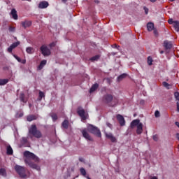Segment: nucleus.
<instances>
[{
	"mask_svg": "<svg viewBox=\"0 0 179 179\" xmlns=\"http://www.w3.org/2000/svg\"><path fill=\"white\" fill-rule=\"evenodd\" d=\"M150 179H158V178H157V176H152L150 178Z\"/></svg>",
	"mask_w": 179,
	"mask_h": 179,
	"instance_id": "obj_51",
	"label": "nucleus"
},
{
	"mask_svg": "<svg viewBox=\"0 0 179 179\" xmlns=\"http://www.w3.org/2000/svg\"><path fill=\"white\" fill-rule=\"evenodd\" d=\"M114 45H117V44H114Z\"/></svg>",
	"mask_w": 179,
	"mask_h": 179,
	"instance_id": "obj_57",
	"label": "nucleus"
},
{
	"mask_svg": "<svg viewBox=\"0 0 179 179\" xmlns=\"http://www.w3.org/2000/svg\"><path fill=\"white\" fill-rule=\"evenodd\" d=\"M173 27L175 28L176 31H179V21H174Z\"/></svg>",
	"mask_w": 179,
	"mask_h": 179,
	"instance_id": "obj_23",
	"label": "nucleus"
},
{
	"mask_svg": "<svg viewBox=\"0 0 179 179\" xmlns=\"http://www.w3.org/2000/svg\"><path fill=\"white\" fill-rule=\"evenodd\" d=\"M14 58L17 59L18 62H22V64H26V60H22L20 59V57H17L16 55H13Z\"/></svg>",
	"mask_w": 179,
	"mask_h": 179,
	"instance_id": "obj_28",
	"label": "nucleus"
},
{
	"mask_svg": "<svg viewBox=\"0 0 179 179\" xmlns=\"http://www.w3.org/2000/svg\"><path fill=\"white\" fill-rule=\"evenodd\" d=\"M155 115L156 118H159V117H160V112L159 110H156L155 112Z\"/></svg>",
	"mask_w": 179,
	"mask_h": 179,
	"instance_id": "obj_41",
	"label": "nucleus"
},
{
	"mask_svg": "<svg viewBox=\"0 0 179 179\" xmlns=\"http://www.w3.org/2000/svg\"><path fill=\"white\" fill-rule=\"evenodd\" d=\"M79 160H80V162H85V159H83V157L79 158Z\"/></svg>",
	"mask_w": 179,
	"mask_h": 179,
	"instance_id": "obj_48",
	"label": "nucleus"
},
{
	"mask_svg": "<svg viewBox=\"0 0 179 179\" xmlns=\"http://www.w3.org/2000/svg\"><path fill=\"white\" fill-rule=\"evenodd\" d=\"M50 47V48H51V46H49Z\"/></svg>",
	"mask_w": 179,
	"mask_h": 179,
	"instance_id": "obj_59",
	"label": "nucleus"
},
{
	"mask_svg": "<svg viewBox=\"0 0 179 179\" xmlns=\"http://www.w3.org/2000/svg\"><path fill=\"white\" fill-rule=\"evenodd\" d=\"M20 100L22 103H27V98H26V96L24 93H21L20 95Z\"/></svg>",
	"mask_w": 179,
	"mask_h": 179,
	"instance_id": "obj_21",
	"label": "nucleus"
},
{
	"mask_svg": "<svg viewBox=\"0 0 179 179\" xmlns=\"http://www.w3.org/2000/svg\"><path fill=\"white\" fill-rule=\"evenodd\" d=\"M78 115H80V118L83 121H86V115H85V109L78 108L77 110Z\"/></svg>",
	"mask_w": 179,
	"mask_h": 179,
	"instance_id": "obj_9",
	"label": "nucleus"
},
{
	"mask_svg": "<svg viewBox=\"0 0 179 179\" xmlns=\"http://www.w3.org/2000/svg\"><path fill=\"white\" fill-rule=\"evenodd\" d=\"M176 106H177V111L179 113V103L178 102L176 103Z\"/></svg>",
	"mask_w": 179,
	"mask_h": 179,
	"instance_id": "obj_46",
	"label": "nucleus"
},
{
	"mask_svg": "<svg viewBox=\"0 0 179 179\" xmlns=\"http://www.w3.org/2000/svg\"><path fill=\"white\" fill-rule=\"evenodd\" d=\"M8 82H9V80L7 78H6V79L0 78V86H5V85H6V83H8Z\"/></svg>",
	"mask_w": 179,
	"mask_h": 179,
	"instance_id": "obj_24",
	"label": "nucleus"
},
{
	"mask_svg": "<svg viewBox=\"0 0 179 179\" xmlns=\"http://www.w3.org/2000/svg\"><path fill=\"white\" fill-rule=\"evenodd\" d=\"M21 143L27 146L29 145V141L27 140V138L23 137L21 140Z\"/></svg>",
	"mask_w": 179,
	"mask_h": 179,
	"instance_id": "obj_25",
	"label": "nucleus"
},
{
	"mask_svg": "<svg viewBox=\"0 0 179 179\" xmlns=\"http://www.w3.org/2000/svg\"><path fill=\"white\" fill-rule=\"evenodd\" d=\"M174 97H175L176 100L179 101V92H176L174 93Z\"/></svg>",
	"mask_w": 179,
	"mask_h": 179,
	"instance_id": "obj_38",
	"label": "nucleus"
},
{
	"mask_svg": "<svg viewBox=\"0 0 179 179\" xmlns=\"http://www.w3.org/2000/svg\"><path fill=\"white\" fill-rule=\"evenodd\" d=\"M43 97H45V94L43 91H39V101H41Z\"/></svg>",
	"mask_w": 179,
	"mask_h": 179,
	"instance_id": "obj_35",
	"label": "nucleus"
},
{
	"mask_svg": "<svg viewBox=\"0 0 179 179\" xmlns=\"http://www.w3.org/2000/svg\"><path fill=\"white\" fill-rule=\"evenodd\" d=\"M97 89H99V84L95 83L91 87L90 90V93H93V92H96Z\"/></svg>",
	"mask_w": 179,
	"mask_h": 179,
	"instance_id": "obj_20",
	"label": "nucleus"
},
{
	"mask_svg": "<svg viewBox=\"0 0 179 179\" xmlns=\"http://www.w3.org/2000/svg\"><path fill=\"white\" fill-rule=\"evenodd\" d=\"M15 170L21 178H26V177H27V175H26V168H24V166L15 165Z\"/></svg>",
	"mask_w": 179,
	"mask_h": 179,
	"instance_id": "obj_4",
	"label": "nucleus"
},
{
	"mask_svg": "<svg viewBox=\"0 0 179 179\" xmlns=\"http://www.w3.org/2000/svg\"><path fill=\"white\" fill-rule=\"evenodd\" d=\"M143 9L145 10V15H148L149 13V8H148L146 6H144Z\"/></svg>",
	"mask_w": 179,
	"mask_h": 179,
	"instance_id": "obj_42",
	"label": "nucleus"
},
{
	"mask_svg": "<svg viewBox=\"0 0 179 179\" xmlns=\"http://www.w3.org/2000/svg\"><path fill=\"white\" fill-rule=\"evenodd\" d=\"M95 3H99L100 2V0H92Z\"/></svg>",
	"mask_w": 179,
	"mask_h": 179,
	"instance_id": "obj_49",
	"label": "nucleus"
},
{
	"mask_svg": "<svg viewBox=\"0 0 179 179\" xmlns=\"http://www.w3.org/2000/svg\"><path fill=\"white\" fill-rule=\"evenodd\" d=\"M87 129L89 132L93 134V135H96V136H98V138H101V131H100V129H99V128L93 126L92 124H90L87 127Z\"/></svg>",
	"mask_w": 179,
	"mask_h": 179,
	"instance_id": "obj_5",
	"label": "nucleus"
},
{
	"mask_svg": "<svg viewBox=\"0 0 179 179\" xmlns=\"http://www.w3.org/2000/svg\"><path fill=\"white\" fill-rule=\"evenodd\" d=\"M9 31H11L12 33H13V31H15V27H9Z\"/></svg>",
	"mask_w": 179,
	"mask_h": 179,
	"instance_id": "obj_44",
	"label": "nucleus"
},
{
	"mask_svg": "<svg viewBox=\"0 0 179 179\" xmlns=\"http://www.w3.org/2000/svg\"><path fill=\"white\" fill-rule=\"evenodd\" d=\"M57 45V43H52L50 44V45Z\"/></svg>",
	"mask_w": 179,
	"mask_h": 179,
	"instance_id": "obj_52",
	"label": "nucleus"
},
{
	"mask_svg": "<svg viewBox=\"0 0 179 179\" xmlns=\"http://www.w3.org/2000/svg\"><path fill=\"white\" fill-rule=\"evenodd\" d=\"M63 2H66L68 0H62Z\"/></svg>",
	"mask_w": 179,
	"mask_h": 179,
	"instance_id": "obj_55",
	"label": "nucleus"
},
{
	"mask_svg": "<svg viewBox=\"0 0 179 179\" xmlns=\"http://www.w3.org/2000/svg\"><path fill=\"white\" fill-rule=\"evenodd\" d=\"M99 58H100V56L96 55V56L91 57L90 59V61H98Z\"/></svg>",
	"mask_w": 179,
	"mask_h": 179,
	"instance_id": "obj_37",
	"label": "nucleus"
},
{
	"mask_svg": "<svg viewBox=\"0 0 179 179\" xmlns=\"http://www.w3.org/2000/svg\"><path fill=\"white\" fill-rule=\"evenodd\" d=\"M175 124L176 125V127H178V128H179V122H176Z\"/></svg>",
	"mask_w": 179,
	"mask_h": 179,
	"instance_id": "obj_50",
	"label": "nucleus"
},
{
	"mask_svg": "<svg viewBox=\"0 0 179 179\" xmlns=\"http://www.w3.org/2000/svg\"><path fill=\"white\" fill-rule=\"evenodd\" d=\"M27 52L28 54H33V52H34V49L31 47H28L27 48Z\"/></svg>",
	"mask_w": 179,
	"mask_h": 179,
	"instance_id": "obj_31",
	"label": "nucleus"
},
{
	"mask_svg": "<svg viewBox=\"0 0 179 179\" xmlns=\"http://www.w3.org/2000/svg\"><path fill=\"white\" fill-rule=\"evenodd\" d=\"M114 47H117V45L114 46Z\"/></svg>",
	"mask_w": 179,
	"mask_h": 179,
	"instance_id": "obj_60",
	"label": "nucleus"
},
{
	"mask_svg": "<svg viewBox=\"0 0 179 179\" xmlns=\"http://www.w3.org/2000/svg\"><path fill=\"white\" fill-rule=\"evenodd\" d=\"M173 46L172 45H165L164 46V50H161L159 52L160 54H169V52H170V50H171V48Z\"/></svg>",
	"mask_w": 179,
	"mask_h": 179,
	"instance_id": "obj_12",
	"label": "nucleus"
},
{
	"mask_svg": "<svg viewBox=\"0 0 179 179\" xmlns=\"http://www.w3.org/2000/svg\"><path fill=\"white\" fill-rule=\"evenodd\" d=\"M38 7L41 9H45V8H48V2L47 1H42L39 3Z\"/></svg>",
	"mask_w": 179,
	"mask_h": 179,
	"instance_id": "obj_17",
	"label": "nucleus"
},
{
	"mask_svg": "<svg viewBox=\"0 0 179 179\" xmlns=\"http://www.w3.org/2000/svg\"><path fill=\"white\" fill-rule=\"evenodd\" d=\"M140 122H141V120H139V119H136L133 120L131 122V128H134V127H138V125L141 124Z\"/></svg>",
	"mask_w": 179,
	"mask_h": 179,
	"instance_id": "obj_15",
	"label": "nucleus"
},
{
	"mask_svg": "<svg viewBox=\"0 0 179 179\" xmlns=\"http://www.w3.org/2000/svg\"><path fill=\"white\" fill-rule=\"evenodd\" d=\"M157 0H150V2H156Z\"/></svg>",
	"mask_w": 179,
	"mask_h": 179,
	"instance_id": "obj_54",
	"label": "nucleus"
},
{
	"mask_svg": "<svg viewBox=\"0 0 179 179\" xmlns=\"http://www.w3.org/2000/svg\"><path fill=\"white\" fill-rule=\"evenodd\" d=\"M147 28L148 31H152V30H155V24L152 22H148L147 24Z\"/></svg>",
	"mask_w": 179,
	"mask_h": 179,
	"instance_id": "obj_19",
	"label": "nucleus"
},
{
	"mask_svg": "<svg viewBox=\"0 0 179 179\" xmlns=\"http://www.w3.org/2000/svg\"><path fill=\"white\" fill-rule=\"evenodd\" d=\"M45 65H47V60H45V59L42 60L39 66H38V71H41V69H43L44 68V66H45Z\"/></svg>",
	"mask_w": 179,
	"mask_h": 179,
	"instance_id": "obj_16",
	"label": "nucleus"
},
{
	"mask_svg": "<svg viewBox=\"0 0 179 179\" xmlns=\"http://www.w3.org/2000/svg\"><path fill=\"white\" fill-rule=\"evenodd\" d=\"M23 115H21L20 117H22Z\"/></svg>",
	"mask_w": 179,
	"mask_h": 179,
	"instance_id": "obj_58",
	"label": "nucleus"
},
{
	"mask_svg": "<svg viewBox=\"0 0 179 179\" xmlns=\"http://www.w3.org/2000/svg\"><path fill=\"white\" fill-rule=\"evenodd\" d=\"M108 127H109V128H111V127H113V125H111V124L108 123Z\"/></svg>",
	"mask_w": 179,
	"mask_h": 179,
	"instance_id": "obj_53",
	"label": "nucleus"
},
{
	"mask_svg": "<svg viewBox=\"0 0 179 179\" xmlns=\"http://www.w3.org/2000/svg\"><path fill=\"white\" fill-rule=\"evenodd\" d=\"M102 100L106 104H108L110 107H114L118 104V99L114 97L113 94H106L103 95Z\"/></svg>",
	"mask_w": 179,
	"mask_h": 179,
	"instance_id": "obj_2",
	"label": "nucleus"
},
{
	"mask_svg": "<svg viewBox=\"0 0 179 179\" xmlns=\"http://www.w3.org/2000/svg\"><path fill=\"white\" fill-rule=\"evenodd\" d=\"M29 136L31 139H33V137L40 139V138H43V134L40 130L37 129L36 124H31L29 129Z\"/></svg>",
	"mask_w": 179,
	"mask_h": 179,
	"instance_id": "obj_3",
	"label": "nucleus"
},
{
	"mask_svg": "<svg viewBox=\"0 0 179 179\" xmlns=\"http://www.w3.org/2000/svg\"><path fill=\"white\" fill-rule=\"evenodd\" d=\"M174 20H173V19H169L168 21V23H169V24H174Z\"/></svg>",
	"mask_w": 179,
	"mask_h": 179,
	"instance_id": "obj_43",
	"label": "nucleus"
},
{
	"mask_svg": "<svg viewBox=\"0 0 179 179\" xmlns=\"http://www.w3.org/2000/svg\"><path fill=\"white\" fill-rule=\"evenodd\" d=\"M62 127H63L64 129H68V128L69 127V121H68L67 120H65L62 122Z\"/></svg>",
	"mask_w": 179,
	"mask_h": 179,
	"instance_id": "obj_22",
	"label": "nucleus"
},
{
	"mask_svg": "<svg viewBox=\"0 0 179 179\" xmlns=\"http://www.w3.org/2000/svg\"><path fill=\"white\" fill-rule=\"evenodd\" d=\"M41 51L43 55H44L45 57L47 55H51V50L47 46L42 45L41 47Z\"/></svg>",
	"mask_w": 179,
	"mask_h": 179,
	"instance_id": "obj_6",
	"label": "nucleus"
},
{
	"mask_svg": "<svg viewBox=\"0 0 179 179\" xmlns=\"http://www.w3.org/2000/svg\"><path fill=\"white\" fill-rule=\"evenodd\" d=\"M7 155H13V150L12 149V147L10 145L7 146Z\"/></svg>",
	"mask_w": 179,
	"mask_h": 179,
	"instance_id": "obj_26",
	"label": "nucleus"
},
{
	"mask_svg": "<svg viewBox=\"0 0 179 179\" xmlns=\"http://www.w3.org/2000/svg\"><path fill=\"white\" fill-rule=\"evenodd\" d=\"M51 117H52L53 121H57V120H58V116L57 115V114H52L51 115Z\"/></svg>",
	"mask_w": 179,
	"mask_h": 179,
	"instance_id": "obj_39",
	"label": "nucleus"
},
{
	"mask_svg": "<svg viewBox=\"0 0 179 179\" xmlns=\"http://www.w3.org/2000/svg\"><path fill=\"white\" fill-rule=\"evenodd\" d=\"M24 156L25 157V164H27L29 167H31V169H33L34 170H37V171H40V166L33 162V160H34L36 163H38V162H40V159L37 156H36V155L30 152V151H24Z\"/></svg>",
	"mask_w": 179,
	"mask_h": 179,
	"instance_id": "obj_1",
	"label": "nucleus"
},
{
	"mask_svg": "<svg viewBox=\"0 0 179 179\" xmlns=\"http://www.w3.org/2000/svg\"><path fill=\"white\" fill-rule=\"evenodd\" d=\"M16 45H10L8 48V52L12 53V51H13V50H15V48H16Z\"/></svg>",
	"mask_w": 179,
	"mask_h": 179,
	"instance_id": "obj_33",
	"label": "nucleus"
},
{
	"mask_svg": "<svg viewBox=\"0 0 179 179\" xmlns=\"http://www.w3.org/2000/svg\"><path fill=\"white\" fill-rule=\"evenodd\" d=\"M31 21L25 20L21 22V25L23 29H27L28 27H30V26H31Z\"/></svg>",
	"mask_w": 179,
	"mask_h": 179,
	"instance_id": "obj_8",
	"label": "nucleus"
},
{
	"mask_svg": "<svg viewBox=\"0 0 179 179\" xmlns=\"http://www.w3.org/2000/svg\"><path fill=\"white\" fill-rule=\"evenodd\" d=\"M82 134H83V136L84 138H85V139H87V141H93V138H92V136H90V135L89 134V133H87V131H86V129H83L82 131Z\"/></svg>",
	"mask_w": 179,
	"mask_h": 179,
	"instance_id": "obj_10",
	"label": "nucleus"
},
{
	"mask_svg": "<svg viewBox=\"0 0 179 179\" xmlns=\"http://www.w3.org/2000/svg\"><path fill=\"white\" fill-rule=\"evenodd\" d=\"M106 138H108V139H110L111 142L113 143L117 142V138L113 135V134L111 133L106 134Z\"/></svg>",
	"mask_w": 179,
	"mask_h": 179,
	"instance_id": "obj_13",
	"label": "nucleus"
},
{
	"mask_svg": "<svg viewBox=\"0 0 179 179\" xmlns=\"http://www.w3.org/2000/svg\"><path fill=\"white\" fill-rule=\"evenodd\" d=\"M117 120L118 121L120 127H124L125 125V119L124 116L120 114L116 115Z\"/></svg>",
	"mask_w": 179,
	"mask_h": 179,
	"instance_id": "obj_7",
	"label": "nucleus"
},
{
	"mask_svg": "<svg viewBox=\"0 0 179 179\" xmlns=\"http://www.w3.org/2000/svg\"><path fill=\"white\" fill-rule=\"evenodd\" d=\"M169 1H171V2H173V1H176V0H169Z\"/></svg>",
	"mask_w": 179,
	"mask_h": 179,
	"instance_id": "obj_56",
	"label": "nucleus"
},
{
	"mask_svg": "<svg viewBox=\"0 0 179 179\" xmlns=\"http://www.w3.org/2000/svg\"><path fill=\"white\" fill-rule=\"evenodd\" d=\"M12 45H20V41H17L15 43H13Z\"/></svg>",
	"mask_w": 179,
	"mask_h": 179,
	"instance_id": "obj_45",
	"label": "nucleus"
},
{
	"mask_svg": "<svg viewBox=\"0 0 179 179\" xmlns=\"http://www.w3.org/2000/svg\"><path fill=\"white\" fill-rule=\"evenodd\" d=\"M80 172L82 176H83L84 177H86V169H85V168H80Z\"/></svg>",
	"mask_w": 179,
	"mask_h": 179,
	"instance_id": "obj_32",
	"label": "nucleus"
},
{
	"mask_svg": "<svg viewBox=\"0 0 179 179\" xmlns=\"http://www.w3.org/2000/svg\"><path fill=\"white\" fill-rule=\"evenodd\" d=\"M154 34H155V36H157V35H158L157 30L154 29Z\"/></svg>",
	"mask_w": 179,
	"mask_h": 179,
	"instance_id": "obj_47",
	"label": "nucleus"
},
{
	"mask_svg": "<svg viewBox=\"0 0 179 179\" xmlns=\"http://www.w3.org/2000/svg\"><path fill=\"white\" fill-rule=\"evenodd\" d=\"M127 78V73H123L117 77V81L121 82L122 79H125Z\"/></svg>",
	"mask_w": 179,
	"mask_h": 179,
	"instance_id": "obj_27",
	"label": "nucleus"
},
{
	"mask_svg": "<svg viewBox=\"0 0 179 179\" xmlns=\"http://www.w3.org/2000/svg\"><path fill=\"white\" fill-rule=\"evenodd\" d=\"M142 132H143V124L142 123H140L137 126L136 134L137 135H141Z\"/></svg>",
	"mask_w": 179,
	"mask_h": 179,
	"instance_id": "obj_11",
	"label": "nucleus"
},
{
	"mask_svg": "<svg viewBox=\"0 0 179 179\" xmlns=\"http://www.w3.org/2000/svg\"><path fill=\"white\" fill-rule=\"evenodd\" d=\"M152 139L155 142H157L159 141V136H157V134L154 135L153 137H152Z\"/></svg>",
	"mask_w": 179,
	"mask_h": 179,
	"instance_id": "obj_40",
	"label": "nucleus"
},
{
	"mask_svg": "<svg viewBox=\"0 0 179 179\" xmlns=\"http://www.w3.org/2000/svg\"><path fill=\"white\" fill-rule=\"evenodd\" d=\"M10 15L14 20H17V12L15 8L11 10Z\"/></svg>",
	"mask_w": 179,
	"mask_h": 179,
	"instance_id": "obj_14",
	"label": "nucleus"
},
{
	"mask_svg": "<svg viewBox=\"0 0 179 179\" xmlns=\"http://www.w3.org/2000/svg\"><path fill=\"white\" fill-rule=\"evenodd\" d=\"M162 85L166 89H171V85L169 84L167 82L164 81L162 83Z\"/></svg>",
	"mask_w": 179,
	"mask_h": 179,
	"instance_id": "obj_30",
	"label": "nucleus"
},
{
	"mask_svg": "<svg viewBox=\"0 0 179 179\" xmlns=\"http://www.w3.org/2000/svg\"><path fill=\"white\" fill-rule=\"evenodd\" d=\"M0 176H2L3 177H6V170H5V169H0Z\"/></svg>",
	"mask_w": 179,
	"mask_h": 179,
	"instance_id": "obj_29",
	"label": "nucleus"
},
{
	"mask_svg": "<svg viewBox=\"0 0 179 179\" xmlns=\"http://www.w3.org/2000/svg\"><path fill=\"white\" fill-rule=\"evenodd\" d=\"M164 45H174V43L171 41H165L164 42Z\"/></svg>",
	"mask_w": 179,
	"mask_h": 179,
	"instance_id": "obj_36",
	"label": "nucleus"
},
{
	"mask_svg": "<svg viewBox=\"0 0 179 179\" xmlns=\"http://www.w3.org/2000/svg\"><path fill=\"white\" fill-rule=\"evenodd\" d=\"M148 65H153V59H152V57L149 56L148 57Z\"/></svg>",
	"mask_w": 179,
	"mask_h": 179,
	"instance_id": "obj_34",
	"label": "nucleus"
},
{
	"mask_svg": "<svg viewBox=\"0 0 179 179\" xmlns=\"http://www.w3.org/2000/svg\"><path fill=\"white\" fill-rule=\"evenodd\" d=\"M35 120H37V116L34 115H29L27 117V120L29 121V122H31V121H34Z\"/></svg>",
	"mask_w": 179,
	"mask_h": 179,
	"instance_id": "obj_18",
	"label": "nucleus"
}]
</instances>
